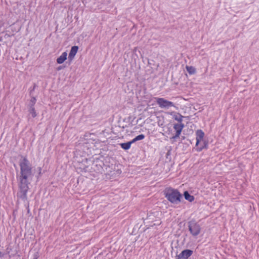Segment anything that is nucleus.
Listing matches in <instances>:
<instances>
[{
  "instance_id": "f257e3e1",
  "label": "nucleus",
  "mask_w": 259,
  "mask_h": 259,
  "mask_svg": "<svg viewBox=\"0 0 259 259\" xmlns=\"http://www.w3.org/2000/svg\"><path fill=\"white\" fill-rule=\"evenodd\" d=\"M20 173L18 177L19 192L18 196L23 199H27V192L29 185L33 178L34 171L31 164L26 157L22 156L19 161Z\"/></svg>"
},
{
  "instance_id": "f03ea898",
  "label": "nucleus",
  "mask_w": 259,
  "mask_h": 259,
  "mask_svg": "<svg viewBox=\"0 0 259 259\" xmlns=\"http://www.w3.org/2000/svg\"><path fill=\"white\" fill-rule=\"evenodd\" d=\"M165 196L171 203L178 204L182 198L181 193L176 189L167 188L165 191Z\"/></svg>"
},
{
  "instance_id": "7ed1b4c3",
  "label": "nucleus",
  "mask_w": 259,
  "mask_h": 259,
  "mask_svg": "<svg viewBox=\"0 0 259 259\" xmlns=\"http://www.w3.org/2000/svg\"><path fill=\"white\" fill-rule=\"evenodd\" d=\"M156 101L159 107L161 108L168 109L170 107H174L176 109H178L173 102L163 98H157L156 99Z\"/></svg>"
},
{
  "instance_id": "20e7f679",
  "label": "nucleus",
  "mask_w": 259,
  "mask_h": 259,
  "mask_svg": "<svg viewBox=\"0 0 259 259\" xmlns=\"http://www.w3.org/2000/svg\"><path fill=\"white\" fill-rule=\"evenodd\" d=\"M188 227L189 230L193 236H197L200 233V227L199 224L194 221L190 222Z\"/></svg>"
},
{
  "instance_id": "39448f33",
  "label": "nucleus",
  "mask_w": 259,
  "mask_h": 259,
  "mask_svg": "<svg viewBox=\"0 0 259 259\" xmlns=\"http://www.w3.org/2000/svg\"><path fill=\"white\" fill-rule=\"evenodd\" d=\"M193 253V251L190 249H186L181 252L178 256V259H187Z\"/></svg>"
},
{
  "instance_id": "423d86ee",
  "label": "nucleus",
  "mask_w": 259,
  "mask_h": 259,
  "mask_svg": "<svg viewBox=\"0 0 259 259\" xmlns=\"http://www.w3.org/2000/svg\"><path fill=\"white\" fill-rule=\"evenodd\" d=\"M184 127V125L183 123L175 124L174 126V128L176 130V133L175 136H174L172 138L175 139L179 137Z\"/></svg>"
},
{
  "instance_id": "0eeeda50",
  "label": "nucleus",
  "mask_w": 259,
  "mask_h": 259,
  "mask_svg": "<svg viewBox=\"0 0 259 259\" xmlns=\"http://www.w3.org/2000/svg\"><path fill=\"white\" fill-rule=\"evenodd\" d=\"M196 146H198V144L200 143V142L203 140V138L204 136V133L201 130H197L196 131Z\"/></svg>"
},
{
  "instance_id": "6e6552de",
  "label": "nucleus",
  "mask_w": 259,
  "mask_h": 259,
  "mask_svg": "<svg viewBox=\"0 0 259 259\" xmlns=\"http://www.w3.org/2000/svg\"><path fill=\"white\" fill-rule=\"evenodd\" d=\"M78 49V47L77 46H73L71 48L68 56L69 60H72L74 58L77 52Z\"/></svg>"
},
{
  "instance_id": "1a4fd4ad",
  "label": "nucleus",
  "mask_w": 259,
  "mask_h": 259,
  "mask_svg": "<svg viewBox=\"0 0 259 259\" xmlns=\"http://www.w3.org/2000/svg\"><path fill=\"white\" fill-rule=\"evenodd\" d=\"M67 53L66 52H63L62 55L57 58V63L58 64L63 63L67 59Z\"/></svg>"
},
{
  "instance_id": "9d476101",
  "label": "nucleus",
  "mask_w": 259,
  "mask_h": 259,
  "mask_svg": "<svg viewBox=\"0 0 259 259\" xmlns=\"http://www.w3.org/2000/svg\"><path fill=\"white\" fill-rule=\"evenodd\" d=\"M132 143H133V142H132V141H131L127 143H121L120 144V146L124 150H128L130 148Z\"/></svg>"
},
{
  "instance_id": "9b49d317",
  "label": "nucleus",
  "mask_w": 259,
  "mask_h": 259,
  "mask_svg": "<svg viewBox=\"0 0 259 259\" xmlns=\"http://www.w3.org/2000/svg\"><path fill=\"white\" fill-rule=\"evenodd\" d=\"M184 196L187 200H188L189 202H192L194 200V197L193 196L191 195L188 192L185 191L184 193Z\"/></svg>"
},
{
  "instance_id": "f8f14e48",
  "label": "nucleus",
  "mask_w": 259,
  "mask_h": 259,
  "mask_svg": "<svg viewBox=\"0 0 259 259\" xmlns=\"http://www.w3.org/2000/svg\"><path fill=\"white\" fill-rule=\"evenodd\" d=\"M186 68L190 74H194L196 72V69L193 66H187Z\"/></svg>"
},
{
  "instance_id": "ddd939ff",
  "label": "nucleus",
  "mask_w": 259,
  "mask_h": 259,
  "mask_svg": "<svg viewBox=\"0 0 259 259\" xmlns=\"http://www.w3.org/2000/svg\"><path fill=\"white\" fill-rule=\"evenodd\" d=\"M29 112L31 114L32 117H35L37 115L34 106H30L29 108Z\"/></svg>"
},
{
  "instance_id": "4468645a",
  "label": "nucleus",
  "mask_w": 259,
  "mask_h": 259,
  "mask_svg": "<svg viewBox=\"0 0 259 259\" xmlns=\"http://www.w3.org/2000/svg\"><path fill=\"white\" fill-rule=\"evenodd\" d=\"M145 138V136L143 134L139 135L136 137L132 141V142L134 143L137 141L143 140Z\"/></svg>"
},
{
  "instance_id": "2eb2a0df",
  "label": "nucleus",
  "mask_w": 259,
  "mask_h": 259,
  "mask_svg": "<svg viewBox=\"0 0 259 259\" xmlns=\"http://www.w3.org/2000/svg\"><path fill=\"white\" fill-rule=\"evenodd\" d=\"M36 101V100L35 98L32 97L30 100V106H34V105L35 104Z\"/></svg>"
},
{
  "instance_id": "dca6fc26",
  "label": "nucleus",
  "mask_w": 259,
  "mask_h": 259,
  "mask_svg": "<svg viewBox=\"0 0 259 259\" xmlns=\"http://www.w3.org/2000/svg\"><path fill=\"white\" fill-rule=\"evenodd\" d=\"M183 117V116L180 115L179 117L176 116L175 117V120H177L179 122H181L182 121V118Z\"/></svg>"
},
{
  "instance_id": "f3484780",
  "label": "nucleus",
  "mask_w": 259,
  "mask_h": 259,
  "mask_svg": "<svg viewBox=\"0 0 259 259\" xmlns=\"http://www.w3.org/2000/svg\"><path fill=\"white\" fill-rule=\"evenodd\" d=\"M202 149V148H201V147H200V148H198H198H197V151H201Z\"/></svg>"
},
{
  "instance_id": "a211bd4d",
  "label": "nucleus",
  "mask_w": 259,
  "mask_h": 259,
  "mask_svg": "<svg viewBox=\"0 0 259 259\" xmlns=\"http://www.w3.org/2000/svg\"><path fill=\"white\" fill-rule=\"evenodd\" d=\"M3 41L2 36L0 35V41Z\"/></svg>"
},
{
  "instance_id": "6ab92c4d",
  "label": "nucleus",
  "mask_w": 259,
  "mask_h": 259,
  "mask_svg": "<svg viewBox=\"0 0 259 259\" xmlns=\"http://www.w3.org/2000/svg\"><path fill=\"white\" fill-rule=\"evenodd\" d=\"M61 69V67H59L58 68V69H58V70H60Z\"/></svg>"
}]
</instances>
